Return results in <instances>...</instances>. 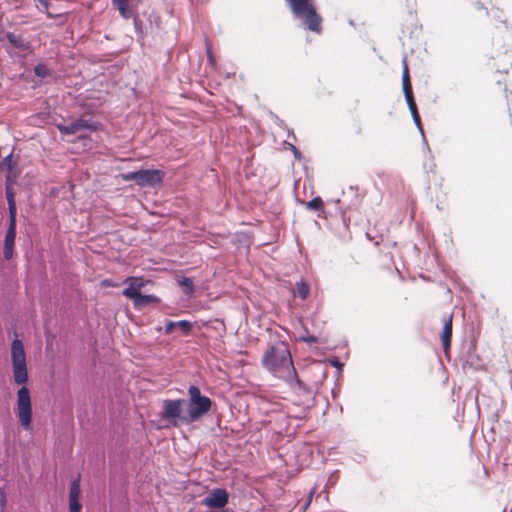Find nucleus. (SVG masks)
Wrapping results in <instances>:
<instances>
[{
    "instance_id": "1",
    "label": "nucleus",
    "mask_w": 512,
    "mask_h": 512,
    "mask_svg": "<svg viewBox=\"0 0 512 512\" xmlns=\"http://www.w3.org/2000/svg\"><path fill=\"white\" fill-rule=\"evenodd\" d=\"M11 360L15 383L24 385L28 381V371L24 345L19 339H14L11 344ZM16 414L21 426L25 430L31 429L32 401L30 391L26 386H22L17 391Z\"/></svg>"
},
{
    "instance_id": "2",
    "label": "nucleus",
    "mask_w": 512,
    "mask_h": 512,
    "mask_svg": "<svg viewBox=\"0 0 512 512\" xmlns=\"http://www.w3.org/2000/svg\"><path fill=\"white\" fill-rule=\"evenodd\" d=\"M262 365L276 377L286 381L297 379L290 351L284 342H277L266 351Z\"/></svg>"
},
{
    "instance_id": "3",
    "label": "nucleus",
    "mask_w": 512,
    "mask_h": 512,
    "mask_svg": "<svg viewBox=\"0 0 512 512\" xmlns=\"http://www.w3.org/2000/svg\"><path fill=\"white\" fill-rule=\"evenodd\" d=\"M189 401L187 411L181 418L182 424H191L198 421L206 415L212 407V401L209 397L201 394L200 389L191 385L188 389Z\"/></svg>"
},
{
    "instance_id": "4",
    "label": "nucleus",
    "mask_w": 512,
    "mask_h": 512,
    "mask_svg": "<svg viewBox=\"0 0 512 512\" xmlns=\"http://www.w3.org/2000/svg\"><path fill=\"white\" fill-rule=\"evenodd\" d=\"M295 17L303 19L307 27L315 32L321 29V18L316 13L312 0H287Z\"/></svg>"
},
{
    "instance_id": "5",
    "label": "nucleus",
    "mask_w": 512,
    "mask_h": 512,
    "mask_svg": "<svg viewBox=\"0 0 512 512\" xmlns=\"http://www.w3.org/2000/svg\"><path fill=\"white\" fill-rule=\"evenodd\" d=\"M124 181H134L137 185L144 187L158 184L162 181L163 173L159 170H139L121 174Z\"/></svg>"
},
{
    "instance_id": "6",
    "label": "nucleus",
    "mask_w": 512,
    "mask_h": 512,
    "mask_svg": "<svg viewBox=\"0 0 512 512\" xmlns=\"http://www.w3.org/2000/svg\"><path fill=\"white\" fill-rule=\"evenodd\" d=\"M100 127H101L100 123L89 122L84 119H77L69 124H58L57 125L59 132L63 135L76 134L83 129L97 131L100 129Z\"/></svg>"
},
{
    "instance_id": "7",
    "label": "nucleus",
    "mask_w": 512,
    "mask_h": 512,
    "mask_svg": "<svg viewBox=\"0 0 512 512\" xmlns=\"http://www.w3.org/2000/svg\"><path fill=\"white\" fill-rule=\"evenodd\" d=\"M185 403L184 400H165L163 402L162 418L169 420L174 426L181 423V405Z\"/></svg>"
},
{
    "instance_id": "8",
    "label": "nucleus",
    "mask_w": 512,
    "mask_h": 512,
    "mask_svg": "<svg viewBox=\"0 0 512 512\" xmlns=\"http://www.w3.org/2000/svg\"><path fill=\"white\" fill-rule=\"evenodd\" d=\"M229 495L225 489H213L202 501L208 508L221 509L228 503Z\"/></svg>"
},
{
    "instance_id": "9",
    "label": "nucleus",
    "mask_w": 512,
    "mask_h": 512,
    "mask_svg": "<svg viewBox=\"0 0 512 512\" xmlns=\"http://www.w3.org/2000/svg\"><path fill=\"white\" fill-rule=\"evenodd\" d=\"M403 66H404L403 75H402L403 92H404L407 104L409 106L410 112L414 113L415 111H418V110H417V106H416V103H415V100L413 97V91H412L408 66H407L405 59L403 60Z\"/></svg>"
},
{
    "instance_id": "10",
    "label": "nucleus",
    "mask_w": 512,
    "mask_h": 512,
    "mask_svg": "<svg viewBox=\"0 0 512 512\" xmlns=\"http://www.w3.org/2000/svg\"><path fill=\"white\" fill-rule=\"evenodd\" d=\"M128 286L123 290V295L133 301L140 294V290L145 285V280L142 277H128L124 280Z\"/></svg>"
},
{
    "instance_id": "11",
    "label": "nucleus",
    "mask_w": 512,
    "mask_h": 512,
    "mask_svg": "<svg viewBox=\"0 0 512 512\" xmlns=\"http://www.w3.org/2000/svg\"><path fill=\"white\" fill-rule=\"evenodd\" d=\"M16 237V220L9 219V226L6 231L4 241V256L6 259H10L14 251V242Z\"/></svg>"
},
{
    "instance_id": "12",
    "label": "nucleus",
    "mask_w": 512,
    "mask_h": 512,
    "mask_svg": "<svg viewBox=\"0 0 512 512\" xmlns=\"http://www.w3.org/2000/svg\"><path fill=\"white\" fill-rule=\"evenodd\" d=\"M82 505L80 503V480L72 481L69 490V511L81 512Z\"/></svg>"
},
{
    "instance_id": "13",
    "label": "nucleus",
    "mask_w": 512,
    "mask_h": 512,
    "mask_svg": "<svg viewBox=\"0 0 512 512\" xmlns=\"http://www.w3.org/2000/svg\"><path fill=\"white\" fill-rule=\"evenodd\" d=\"M6 37L9 41V43L15 48L18 49L21 52H29L31 49L30 43L25 40L22 36L16 35L14 33H7Z\"/></svg>"
},
{
    "instance_id": "14",
    "label": "nucleus",
    "mask_w": 512,
    "mask_h": 512,
    "mask_svg": "<svg viewBox=\"0 0 512 512\" xmlns=\"http://www.w3.org/2000/svg\"><path fill=\"white\" fill-rule=\"evenodd\" d=\"M451 336H452V315L448 316V318L445 320L443 332L441 335L442 344H443L445 351H447V349L450 347Z\"/></svg>"
},
{
    "instance_id": "15",
    "label": "nucleus",
    "mask_w": 512,
    "mask_h": 512,
    "mask_svg": "<svg viewBox=\"0 0 512 512\" xmlns=\"http://www.w3.org/2000/svg\"><path fill=\"white\" fill-rule=\"evenodd\" d=\"M6 198H7L8 209H9V219L16 220L17 208H16L15 195H14L12 188H10V187L6 188Z\"/></svg>"
},
{
    "instance_id": "16",
    "label": "nucleus",
    "mask_w": 512,
    "mask_h": 512,
    "mask_svg": "<svg viewBox=\"0 0 512 512\" xmlns=\"http://www.w3.org/2000/svg\"><path fill=\"white\" fill-rule=\"evenodd\" d=\"M113 4L117 7L120 14L125 18L129 19L133 16V10L129 6V0H112Z\"/></svg>"
},
{
    "instance_id": "17",
    "label": "nucleus",
    "mask_w": 512,
    "mask_h": 512,
    "mask_svg": "<svg viewBox=\"0 0 512 512\" xmlns=\"http://www.w3.org/2000/svg\"><path fill=\"white\" fill-rule=\"evenodd\" d=\"M178 283L183 288L185 294L190 295L194 292V283L191 278L183 277L178 280Z\"/></svg>"
},
{
    "instance_id": "18",
    "label": "nucleus",
    "mask_w": 512,
    "mask_h": 512,
    "mask_svg": "<svg viewBox=\"0 0 512 512\" xmlns=\"http://www.w3.org/2000/svg\"><path fill=\"white\" fill-rule=\"evenodd\" d=\"M157 301H158V298L154 295H142L140 293L139 296H137L133 302H134L135 306H140V305H144V304L151 303V302H157Z\"/></svg>"
},
{
    "instance_id": "19",
    "label": "nucleus",
    "mask_w": 512,
    "mask_h": 512,
    "mask_svg": "<svg viewBox=\"0 0 512 512\" xmlns=\"http://www.w3.org/2000/svg\"><path fill=\"white\" fill-rule=\"evenodd\" d=\"M296 290H297L299 297L302 300H305L308 297L309 292H310L309 286L307 285V283L304 280L297 282Z\"/></svg>"
},
{
    "instance_id": "20",
    "label": "nucleus",
    "mask_w": 512,
    "mask_h": 512,
    "mask_svg": "<svg viewBox=\"0 0 512 512\" xmlns=\"http://www.w3.org/2000/svg\"><path fill=\"white\" fill-rule=\"evenodd\" d=\"M306 207L310 210L322 211L324 203L320 197H315L306 203Z\"/></svg>"
},
{
    "instance_id": "21",
    "label": "nucleus",
    "mask_w": 512,
    "mask_h": 512,
    "mask_svg": "<svg viewBox=\"0 0 512 512\" xmlns=\"http://www.w3.org/2000/svg\"><path fill=\"white\" fill-rule=\"evenodd\" d=\"M34 73L38 77L45 78V77L49 76L50 71L45 64L40 63L35 66Z\"/></svg>"
},
{
    "instance_id": "22",
    "label": "nucleus",
    "mask_w": 512,
    "mask_h": 512,
    "mask_svg": "<svg viewBox=\"0 0 512 512\" xmlns=\"http://www.w3.org/2000/svg\"><path fill=\"white\" fill-rule=\"evenodd\" d=\"M176 324L184 335H188L192 329V324L186 320L177 321Z\"/></svg>"
},
{
    "instance_id": "23",
    "label": "nucleus",
    "mask_w": 512,
    "mask_h": 512,
    "mask_svg": "<svg viewBox=\"0 0 512 512\" xmlns=\"http://www.w3.org/2000/svg\"><path fill=\"white\" fill-rule=\"evenodd\" d=\"M411 114H412V117H413V120H414L415 124L419 128L420 132L423 134L424 132H423V129H422L421 120H420V116H419L418 111H415L414 113H411Z\"/></svg>"
},
{
    "instance_id": "24",
    "label": "nucleus",
    "mask_w": 512,
    "mask_h": 512,
    "mask_svg": "<svg viewBox=\"0 0 512 512\" xmlns=\"http://www.w3.org/2000/svg\"><path fill=\"white\" fill-rule=\"evenodd\" d=\"M300 341L306 342L308 344H313L317 342V338L313 335L301 336Z\"/></svg>"
},
{
    "instance_id": "25",
    "label": "nucleus",
    "mask_w": 512,
    "mask_h": 512,
    "mask_svg": "<svg viewBox=\"0 0 512 512\" xmlns=\"http://www.w3.org/2000/svg\"><path fill=\"white\" fill-rule=\"evenodd\" d=\"M175 328H177V324L173 321H168L165 325L166 333H171Z\"/></svg>"
},
{
    "instance_id": "26",
    "label": "nucleus",
    "mask_w": 512,
    "mask_h": 512,
    "mask_svg": "<svg viewBox=\"0 0 512 512\" xmlns=\"http://www.w3.org/2000/svg\"><path fill=\"white\" fill-rule=\"evenodd\" d=\"M102 285H103V286H114V284L112 283V281H111V280H108V279L103 280V281H102Z\"/></svg>"
},
{
    "instance_id": "27",
    "label": "nucleus",
    "mask_w": 512,
    "mask_h": 512,
    "mask_svg": "<svg viewBox=\"0 0 512 512\" xmlns=\"http://www.w3.org/2000/svg\"><path fill=\"white\" fill-rule=\"evenodd\" d=\"M39 2L45 7H48V0H39Z\"/></svg>"
},
{
    "instance_id": "28",
    "label": "nucleus",
    "mask_w": 512,
    "mask_h": 512,
    "mask_svg": "<svg viewBox=\"0 0 512 512\" xmlns=\"http://www.w3.org/2000/svg\"><path fill=\"white\" fill-rule=\"evenodd\" d=\"M293 151H294L295 156L298 157L299 156V152H298V150L294 146H293Z\"/></svg>"
},
{
    "instance_id": "29",
    "label": "nucleus",
    "mask_w": 512,
    "mask_h": 512,
    "mask_svg": "<svg viewBox=\"0 0 512 512\" xmlns=\"http://www.w3.org/2000/svg\"><path fill=\"white\" fill-rule=\"evenodd\" d=\"M11 157H12V155H8V156L5 158V161L10 160V159H11Z\"/></svg>"
}]
</instances>
